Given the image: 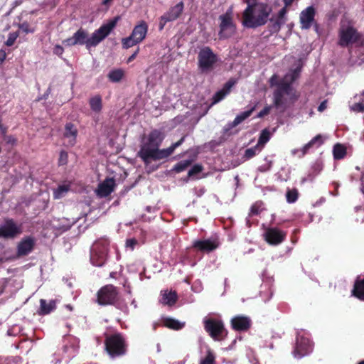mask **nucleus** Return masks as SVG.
<instances>
[{
  "instance_id": "nucleus-1",
  "label": "nucleus",
  "mask_w": 364,
  "mask_h": 364,
  "mask_svg": "<svg viewBox=\"0 0 364 364\" xmlns=\"http://www.w3.org/2000/svg\"><path fill=\"white\" fill-rule=\"evenodd\" d=\"M165 135L164 132L158 129L152 130L146 136L141 140L140 149L138 156L142 159L145 164H149L151 161H157L167 158L173 154L174 150L180 146L184 141L183 136L177 142L173 144L166 149H160Z\"/></svg>"
},
{
  "instance_id": "nucleus-2",
  "label": "nucleus",
  "mask_w": 364,
  "mask_h": 364,
  "mask_svg": "<svg viewBox=\"0 0 364 364\" xmlns=\"http://www.w3.org/2000/svg\"><path fill=\"white\" fill-rule=\"evenodd\" d=\"M299 72L300 68H296L287 73L280 81H279L277 75H273L270 77L269 80L270 86L277 87L273 94L274 105L277 109L283 112L289 104L294 102L298 98L296 91L291 86V83L298 77Z\"/></svg>"
},
{
  "instance_id": "nucleus-3",
  "label": "nucleus",
  "mask_w": 364,
  "mask_h": 364,
  "mask_svg": "<svg viewBox=\"0 0 364 364\" xmlns=\"http://www.w3.org/2000/svg\"><path fill=\"white\" fill-rule=\"evenodd\" d=\"M117 20L118 18L117 17L107 23L102 25L97 30L95 31L90 37L88 36V33L85 30L80 28L72 37L64 40L63 44L65 46L85 45L87 48L95 47L110 33L115 27Z\"/></svg>"
},
{
  "instance_id": "nucleus-4",
  "label": "nucleus",
  "mask_w": 364,
  "mask_h": 364,
  "mask_svg": "<svg viewBox=\"0 0 364 364\" xmlns=\"http://www.w3.org/2000/svg\"><path fill=\"white\" fill-rule=\"evenodd\" d=\"M242 13V23L246 28H255L264 25L272 11V6L264 2L247 3Z\"/></svg>"
},
{
  "instance_id": "nucleus-5",
  "label": "nucleus",
  "mask_w": 364,
  "mask_h": 364,
  "mask_svg": "<svg viewBox=\"0 0 364 364\" xmlns=\"http://www.w3.org/2000/svg\"><path fill=\"white\" fill-rule=\"evenodd\" d=\"M218 57L208 46H204L199 50L198 54V68L203 73L211 72L217 62Z\"/></svg>"
},
{
  "instance_id": "nucleus-6",
  "label": "nucleus",
  "mask_w": 364,
  "mask_h": 364,
  "mask_svg": "<svg viewBox=\"0 0 364 364\" xmlns=\"http://www.w3.org/2000/svg\"><path fill=\"white\" fill-rule=\"evenodd\" d=\"M109 241L101 238L94 242L90 251V262L96 267H102L107 259Z\"/></svg>"
},
{
  "instance_id": "nucleus-7",
  "label": "nucleus",
  "mask_w": 364,
  "mask_h": 364,
  "mask_svg": "<svg viewBox=\"0 0 364 364\" xmlns=\"http://www.w3.org/2000/svg\"><path fill=\"white\" fill-rule=\"evenodd\" d=\"M313 350V343L309 338V335L304 331L297 333L296 346L293 352L296 358H301L309 355Z\"/></svg>"
},
{
  "instance_id": "nucleus-8",
  "label": "nucleus",
  "mask_w": 364,
  "mask_h": 364,
  "mask_svg": "<svg viewBox=\"0 0 364 364\" xmlns=\"http://www.w3.org/2000/svg\"><path fill=\"white\" fill-rule=\"evenodd\" d=\"M105 348L112 358L122 355L126 351L124 340L119 334L108 336L105 341Z\"/></svg>"
},
{
  "instance_id": "nucleus-9",
  "label": "nucleus",
  "mask_w": 364,
  "mask_h": 364,
  "mask_svg": "<svg viewBox=\"0 0 364 364\" xmlns=\"http://www.w3.org/2000/svg\"><path fill=\"white\" fill-rule=\"evenodd\" d=\"M339 44L341 46H346L353 43L358 38V33L350 22L347 19H342L339 32Z\"/></svg>"
},
{
  "instance_id": "nucleus-10",
  "label": "nucleus",
  "mask_w": 364,
  "mask_h": 364,
  "mask_svg": "<svg viewBox=\"0 0 364 364\" xmlns=\"http://www.w3.org/2000/svg\"><path fill=\"white\" fill-rule=\"evenodd\" d=\"M147 31L148 26L146 23L141 21L134 28L132 34L129 37L122 40L123 48H129L142 41L146 37Z\"/></svg>"
},
{
  "instance_id": "nucleus-11",
  "label": "nucleus",
  "mask_w": 364,
  "mask_h": 364,
  "mask_svg": "<svg viewBox=\"0 0 364 364\" xmlns=\"http://www.w3.org/2000/svg\"><path fill=\"white\" fill-rule=\"evenodd\" d=\"M232 7H230L224 14L220 16V38H228L235 33V26L232 21Z\"/></svg>"
},
{
  "instance_id": "nucleus-12",
  "label": "nucleus",
  "mask_w": 364,
  "mask_h": 364,
  "mask_svg": "<svg viewBox=\"0 0 364 364\" xmlns=\"http://www.w3.org/2000/svg\"><path fill=\"white\" fill-rule=\"evenodd\" d=\"M23 232L22 225L16 223L13 219H5L0 225V237L13 239Z\"/></svg>"
},
{
  "instance_id": "nucleus-13",
  "label": "nucleus",
  "mask_w": 364,
  "mask_h": 364,
  "mask_svg": "<svg viewBox=\"0 0 364 364\" xmlns=\"http://www.w3.org/2000/svg\"><path fill=\"white\" fill-rule=\"evenodd\" d=\"M116 288L112 285H107L102 287L97 294V302L100 305L112 304L117 298Z\"/></svg>"
},
{
  "instance_id": "nucleus-14",
  "label": "nucleus",
  "mask_w": 364,
  "mask_h": 364,
  "mask_svg": "<svg viewBox=\"0 0 364 364\" xmlns=\"http://www.w3.org/2000/svg\"><path fill=\"white\" fill-rule=\"evenodd\" d=\"M264 235L267 242L271 245H278L281 244L286 237V233L284 232L275 228H267Z\"/></svg>"
},
{
  "instance_id": "nucleus-15",
  "label": "nucleus",
  "mask_w": 364,
  "mask_h": 364,
  "mask_svg": "<svg viewBox=\"0 0 364 364\" xmlns=\"http://www.w3.org/2000/svg\"><path fill=\"white\" fill-rule=\"evenodd\" d=\"M205 329L215 340H219L223 333L224 326L220 321H215L210 318L204 319Z\"/></svg>"
},
{
  "instance_id": "nucleus-16",
  "label": "nucleus",
  "mask_w": 364,
  "mask_h": 364,
  "mask_svg": "<svg viewBox=\"0 0 364 364\" xmlns=\"http://www.w3.org/2000/svg\"><path fill=\"white\" fill-rule=\"evenodd\" d=\"M287 13V9L283 7L279 10L277 14L272 16L269 20L271 23V28L274 32H278L281 26L284 25L287 21L286 14Z\"/></svg>"
},
{
  "instance_id": "nucleus-17",
  "label": "nucleus",
  "mask_w": 364,
  "mask_h": 364,
  "mask_svg": "<svg viewBox=\"0 0 364 364\" xmlns=\"http://www.w3.org/2000/svg\"><path fill=\"white\" fill-rule=\"evenodd\" d=\"M315 9L313 6H309L300 14V23L303 29H309L314 21Z\"/></svg>"
},
{
  "instance_id": "nucleus-18",
  "label": "nucleus",
  "mask_w": 364,
  "mask_h": 364,
  "mask_svg": "<svg viewBox=\"0 0 364 364\" xmlns=\"http://www.w3.org/2000/svg\"><path fill=\"white\" fill-rule=\"evenodd\" d=\"M77 129L71 123L65 125L64 132V144L68 146H73L76 142Z\"/></svg>"
},
{
  "instance_id": "nucleus-19",
  "label": "nucleus",
  "mask_w": 364,
  "mask_h": 364,
  "mask_svg": "<svg viewBox=\"0 0 364 364\" xmlns=\"http://www.w3.org/2000/svg\"><path fill=\"white\" fill-rule=\"evenodd\" d=\"M115 185L113 178H107L102 183H100L97 189V193L100 197L109 196L113 191Z\"/></svg>"
},
{
  "instance_id": "nucleus-20",
  "label": "nucleus",
  "mask_w": 364,
  "mask_h": 364,
  "mask_svg": "<svg viewBox=\"0 0 364 364\" xmlns=\"http://www.w3.org/2000/svg\"><path fill=\"white\" fill-rule=\"evenodd\" d=\"M193 247L200 251L209 252L218 247V242L215 240H196L193 242Z\"/></svg>"
},
{
  "instance_id": "nucleus-21",
  "label": "nucleus",
  "mask_w": 364,
  "mask_h": 364,
  "mask_svg": "<svg viewBox=\"0 0 364 364\" xmlns=\"http://www.w3.org/2000/svg\"><path fill=\"white\" fill-rule=\"evenodd\" d=\"M35 244L34 240L31 237L23 238L18 244L17 252L19 256L28 255L33 250Z\"/></svg>"
},
{
  "instance_id": "nucleus-22",
  "label": "nucleus",
  "mask_w": 364,
  "mask_h": 364,
  "mask_svg": "<svg viewBox=\"0 0 364 364\" xmlns=\"http://www.w3.org/2000/svg\"><path fill=\"white\" fill-rule=\"evenodd\" d=\"M184 4L180 1L173 6H171L168 11L164 14V18L170 21L176 20L183 13Z\"/></svg>"
},
{
  "instance_id": "nucleus-23",
  "label": "nucleus",
  "mask_w": 364,
  "mask_h": 364,
  "mask_svg": "<svg viewBox=\"0 0 364 364\" xmlns=\"http://www.w3.org/2000/svg\"><path fill=\"white\" fill-rule=\"evenodd\" d=\"M232 326L237 331L247 330L250 326V319L247 316H237L232 318Z\"/></svg>"
},
{
  "instance_id": "nucleus-24",
  "label": "nucleus",
  "mask_w": 364,
  "mask_h": 364,
  "mask_svg": "<svg viewBox=\"0 0 364 364\" xmlns=\"http://www.w3.org/2000/svg\"><path fill=\"white\" fill-rule=\"evenodd\" d=\"M355 102L349 105L350 109L354 112H364V91L353 97Z\"/></svg>"
},
{
  "instance_id": "nucleus-25",
  "label": "nucleus",
  "mask_w": 364,
  "mask_h": 364,
  "mask_svg": "<svg viewBox=\"0 0 364 364\" xmlns=\"http://www.w3.org/2000/svg\"><path fill=\"white\" fill-rule=\"evenodd\" d=\"M321 136L320 134L314 136L311 141L301 147V154L299 155V158L303 157L309 151L314 147H318L322 144Z\"/></svg>"
},
{
  "instance_id": "nucleus-26",
  "label": "nucleus",
  "mask_w": 364,
  "mask_h": 364,
  "mask_svg": "<svg viewBox=\"0 0 364 364\" xmlns=\"http://www.w3.org/2000/svg\"><path fill=\"white\" fill-rule=\"evenodd\" d=\"M352 295L364 301V279H357L355 282Z\"/></svg>"
},
{
  "instance_id": "nucleus-27",
  "label": "nucleus",
  "mask_w": 364,
  "mask_h": 364,
  "mask_svg": "<svg viewBox=\"0 0 364 364\" xmlns=\"http://www.w3.org/2000/svg\"><path fill=\"white\" fill-rule=\"evenodd\" d=\"M70 190V183H64L58 186L57 188L53 190L54 199L58 200L65 197L68 191Z\"/></svg>"
},
{
  "instance_id": "nucleus-28",
  "label": "nucleus",
  "mask_w": 364,
  "mask_h": 364,
  "mask_svg": "<svg viewBox=\"0 0 364 364\" xmlns=\"http://www.w3.org/2000/svg\"><path fill=\"white\" fill-rule=\"evenodd\" d=\"M254 109L255 107H252L249 110L245 111L240 113V114L237 115L233 122L228 124V129H232L240 124L241 122H242L245 119L248 118L252 114Z\"/></svg>"
},
{
  "instance_id": "nucleus-29",
  "label": "nucleus",
  "mask_w": 364,
  "mask_h": 364,
  "mask_svg": "<svg viewBox=\"0 0 364 364\" xmlns=\"http://www.w3.org/2000/svg\"><path fill=\"white\" fill-rule=\"evenodd\" d=\"M177 296L175 291H164L161 293V302L164 304L171 306L176 301Z\"/></svg>"
},
{
  "instance_id": "nucleus-30",
  "label": "nucleus",
  "mask_w": 364,
  "mask_h": 364,
  "mask_svg": "<svg viewBox=\"0 0 364 364\" xmlns=\"http://www.w3.org/2000/svg\"><path fill=\"white\" fill-rule=\"evenodd\" d=\"M124 76V71L121 68L111 70L107 74V78L112 82H119Z\"/></svg>"
},
{
  "instance_id": "nucleus-31",
  "label": "nucleus",
  "mask_w": 364,
  "mask_h": 364,
  "mask_svg": "<svg viewBox=\"0 0 364 364\" xmlns=\"http://www.w3.org/2000/svg\"><path fill=\"white\" fill-rule=\"evenodd\" d=\"M90 107L92 111L95 113H100L102 108V100L100 95L92 97L89 101Z\"/></svg>"
},
{
  "instance_id": "nucleus-32",
  "label": "nucleus",
  "mask_w": 364,
  "mask_h": 364,
  "mask_svg": "<svg viewBox=\"0 0 364 364\" xmlns=\"http://www.w3.org/2000/svg\"><path fill=\"white\" fill-rule=\"evenodd\" d=\"M163 325L168 328L179 330L184 327L185 323L171 318H166L163 320Z\"/></svg>"
},
{
  "instance_id": "nucleus-33",
  "label": "nucleus",
  "mask_w": 364,
  "mask_h": 364,
  "mask_svg": "<svg viewBox=\"0 0 364 364\" xmlns=\"http://www.w3.org/2000/svg\"><path fill=\"white\" fill-rule=\"evenodd\" d=\"M41 314H48L53 311L55 307V301L54 300H50L48 303L46 302L45 299H41Z\"/></svg>"
},
{
  "instance_id": "nucleus-34",
  "label": "nucleus",
  "mask_w": 364,
  "mask_h": 364,
  "mask_svg": "<svg viewBox=\"0 0 364 364\" xmlns=\"http://www.w3.org/2000/svg\"><path fill=\"white\" fill-rule=\"evenodd\" d=\"M333 154L335 159H343L346 155V149L343 145L337 144L333 146Z\"/></svg>"
},
{
  "instance_id": "nucleus-35",
  "label": "nucleus",
  "mask_w": 364,
  "mask_h": 364,
  "mask_svg": "<svg viewBox=\"0 0 364 364\" xmlns=\"http://www.w3.org/2000/svg\"><path fill=\"white\" fill-rule=\"evenodd\" d=\"M262 146L259 145H255L253 147L247 149L243 155L244 160H248L254 157L257 154L259 153L262 151Z\"/></svg>"
},
{
  "instance_id": "nucleus-36",
  "label": "nucleus",
  "mask_w": 364,
  "mask_h": 364,
  "mask_svg": "<svg viewBox=\"0 0 364 364\" xmlns=\"http://www.w3.org/2000/svg\"><path fill=\"white\" fill-rule=\"evenodd\" d=\"M270 137L271 134L268 129H265L262 130V132L260 133L257 145L262 146V149L264 144L269 141Z\"/></svg>"
},
{
  "instance_id": "nucleus-37",
  "label": "nucleus",
  "mask_w": 364,
  "mask_h": 364,
  "mask_svg": "<svg viewBox=\"0 0 364 364\" xmlns=\"http://www.w3.org/2000/svg\"><path fill=\"white\" fill-rule=\"evenodd\" d=\"M191 162L192 161L188 159L181 161L175 165L173 170L177 173L182 172L191 166Z\"/></svg>"
},
{
  "instance_id": "nucleus-38",
  "label": "nucleus",
  "mask_w": 364,
  "mask_h": 364,
  "mask_svg": "<svg viewBox=\"0 0 364 364\" xmlns=\"http://www.w3.org/2000/svg\"><path fill=\"white\" fill-rule=\"evenodd\" d=\"M227 95H228V93L223 89L218 91L213 97V102L211 105H213L218 103L222 100H223Z\"/></svg>"
},
{
  "instance_id": "nucleus-39",
  "label": "nucleus",
  "mask_w": 364,
  "mask_h": 364,
  "mask_svg": "<svg viewBox=\"0 0 364 364\" xmlns=\"http://www.w3.org/2000/svg\"><path fill=\"white\" fill-rule=\"evenodd\" d=\"M215 359L214 353L210 350H208L207 355L204 358L201 359L200 364H215Z\"/></svg>"
},
{
  "instance_id": "nucleus-40",
  "label": "nucleus",
  "mask_w": 364,
  "mask_h": 364,
  "mask_svg": "<svg viewBox=\"0 0 364 364\" xmlns=\"http://www.w3.org/2000/svg\"><path fill=\"white\" fill-rule=\"evenodd\" d=\"M287 201L289 203H293L296 201L298 198V192L296 189L289 190L286 194Z\"/></svg>"
},
{
  "instance_id": "nucleus-41",
  "label": "nucleus",
  "mask_w": 364,
  "mask_h": 364,
  "mask_svg": "<svg viewBox=\"0 0 364 364\" xmlns=\"http://www.w3.org/2000/svg\"><path fill=\"white\" fill-rule=\"evenodd\" d=\"M18 37V33L17 32L10 33L9 34L8 38L6 41V45L7 46H13Z\"/></svg>"
},
{
  "instance_id": "nucleus-42",
  "label": "nucleus",
  "mask_w": 364,
  "mask_h": 364,
  "mask_svg": "<svg viewBox=\"0 0 364 364\" xmlns=\"http://www.w3.org/2000/svg\"><path fill=\"white\" fill-rule=\"evenodd\" d=\"M202 171V166L200 165L196 164L194 165L189 171H188V176H193Z\"/></svg>"
},
{
  "instance_id": "nucleus-43",
  "label": "nucleus",
  "mask_w": 364,
  "mask_h": 364,
  "mask_svg": "<svg viewBox=\"0 0 364 364\" xmlns=\"http://www.w3.org/2000/svg\"><path fill=\"white\" fill-rule=\"evenodd\" d=\"M19 28L26 33L34 32V29L31 28L29 24L27 22H23L21 23L19 25Z\"/></svg>"
},
{
  "instance_id": "nucleus-44",
  "label": "nucleus",
  "mask_w": 364,
  "mask_h": 364,
  "mask_svg": "<svg viewBox=\"0 0 364 364\" xmlns=\"http://www.w3.org/2000/svg\"><path fill=\"white\" fill-rule=\"evenodd\" d=\"M68 161V154L67 152L62 151L60 153V157H59V164L60 165H65L66 164Z\"/></svg>"
},
{
  "instance_id": "nucleus-45",
  "label": "nucleus",
  "mask_w": 364,
  "mask_h": 364,
  "mask_svg": "<svg viewBox=\"0 0 364 364\" xmlns=\"http://www.w3.org/2000/svg\"><path fill=\"white\" fill-rule=\"evenodd\" d=\"M136 244H137L136 240H135L134 238L128 239L126 241V247L130 248L132 250H133Z\"/></svg>"
},
{
  "instance_id": "nucleus-46",
  "label": "nucleus",
  "mask_w": 364,
  "mask_h": 364,
  "mask_svg": "<svg viewBox=\"0 0 364 364\" xmlns=\"http://www.w3.org/2000/svg\"><path fill=\"white\" fill-rule=\"evenodd\" d=\"M271 108H272V106H266L262 110H261L258 113L257 117L262 118V117L267 115L269 113Z\"/></svg>"
},
{
  "instance_id": "nucleus-47",
  "label": "nucleus",
  "mask_w": 364,
  "mask_h": 364,
  "mask_svg": "<svg viewBox=\"0 0 364 364\" xmlns=\"http://www.w3.org/2000/svg\"><path fill=\"white\" fill-rule=\"evenodd\" d=\"M63 52H64V49H63V48L61 46H60V45H56V46H55L54 49H53V53H54L55 55H58V56L62 55H63Z\"/></svg>"
},
{
  "instance_id": "nucleus-48",
  "label": "nucleus",
  "mask_w": 364,
  "mask_h": 364,
  "mask_svg": "<svg viewBox=\"0 0 364 364\" xmlns=\"http://www.w3.org/2000/svg\"><path fill=\"white\" fill-rule=\"evenodd\" d=\"M235 82L233 81V80H229L228 82H227L224 86V87L223 88L224 90L227 91V92L229 94L231 88L233 87V85H235Z\"/></svg>"
},
{
  "instance_id": "nucleus-49",
  "label": "nucleus",
  "mask_w": 364,
  "mask_h": 364,
  "mask_svg": "<svg viewBox=\"0 0 364 364\" xmlns=\"http://www.w3.org/2000/svg\"><path fill=\"white\" fill-rule=\"evenodd\" d=\"M171 22L170 21L166 20L164 18V15L161 16L160 18V22H159V29L162 30L166 25V23Z\"/></svg>"
},
{
  "instance_id": "nucleus-50",
  "label": "nucleus",
  "mask_w": 364,
  "mask_h": 364,
  "mask_svg": "<svg viewBox=\"0 0 364 364\" xmlns=\"http://www.w3.org/2000/svg\"><path fill=\"white\" fill-rule=\"evenodd\" d=\"M326 107H327V101L324 100L319 105V106L318 107V110L321 112L324 111L326 109Z\"/></svg>"
},
{
  "instance_id": "nucleus-51",
  "label": "nucleus",
  "mask_w": 364,
  "mask_h": 364,
  "mask_svg": "<svg viewBox=\"0 0 364 364\" xmlns=\"http://www.w3.org/2000/svg\"><path fill=\"white\" fill-rule=\"evenodd\" d=\"M259 212L257 203L253 205L251 208V213L254 215L258 214Z\"/></svg>"
},
{
  "instance_id": "nucleus-52",
  "label": "nucleus",
  "mask_w": 364,
  "mask_h": 364,
  "mask_svg": "<svg viewBox=\"0 0 364 364\" xmlns=\"http://www.w3.org/2000/svg\"><path fill=\"white\" fill-rule=\"evenodd\" d=\"M291 154L292 156H296L299 157V155L301 154V148L292 149L291 151Z\"/></svg>"
},
{
  "instance_id": "nucleus-53",
  "label": "nucleus",
  "mask_w": 364,
  "mask_h": 364,
  "mask_svg": "<svg viewBox=\"0 0 364 364\" xmlns=\"http://www.w3.org/2000/svg\"><path fill=\"white\" fill-rule=\"evenodd\" d=\"M6 58V54L5 50H0V62H3Z\"/></svg>"
},
{
  "instance_id": "nucleus-54",
  "label": "nucleus",
  "mask_w": 364,
  "mask_h": 364,
  "mask_svg": "<svg viewBox=\"0 0 364 364\" xmlns=\"http://www.w3.org/2000/svg\"><path fill=\"white\" fill-rule=\"evenodd\" d=\"M139 49H137L127 60V63L132 62L137 55Z\"/></svg>"
},
{
  "instance_id": "nucleus-55",
  "label": "nucleus",
  "mask_w": 364,
  "mask_h": 364,
  "mask_svg": "<svg viewBox=\"0 0 364 364\" xmlns=\"http://www.w3.org/2000/svg\"><path fill=\"white\" fill-rule=\"evenodd\" d=\"M360 181H361V187H360V191L361 192L364 194V173H363L362 175V177L360 178Z\"/></svg>"
},
{
  "instance_id": "nucleus-56",
  "label": "nucleus",
  "mask_w": 364,
  "mask_h": 364,
  "mask_svg": "<svg viewBox=\"0 0 364 364\" xmlns=\"http://www.w3.org/2000/svg\"><path fill=\"white\" fill-rule=\"evenodd\" d=\"M294 0H284V4H285V6L284 7H287L289 6H290L291 4V3L293 2Z\"/></svg>"
},
{
  "instance_id": "nucleus-57",
  "label": "nucleus",
  "mask_w": 364,
  "mask_h": 364,
  "mask_svg": "<svg viewBox=\"0 0 364 364\" xmlns=\"http://www.w3.org/2000/svg\"><path fill=\"white\" fill-rule=\"evenodd\" d=\"M65 308H66L67 309H68V310H69V311H73V306H72L70 304H67V305H65Z\"/></svg>"
},
{
  "instance_id": "nucleus-58",
  "label": "nucleus",
  "mask_w": 364,
  "mask_h": 364,
  "mask_svg": "<svg viewBox=\"0 0 364 364\" xmlns=\"http://www.w3.org/2000/svg\"><path fill=\"white\" fill-rule=\"evenodd\" d=\"M112 0H104L103 1V4L106 5L107 4H109Z\"/></svg>"
},
{
  "instance_id": "nucleus-59",
  "label": "nucleus",
  "mask_w": 364,
  "mask_h": 364,
  "mask_svg": "<svg viewBox=\"0 0 364 364\" xmlns=\"http://www.w3.org/2000/svg\"><path fill=\"white\" fill-rule=\"evenodd\" d=\"M358 364H364V360L360 361Z\"/></svg>"
},
{
  "instance_id": "nucleus-60",
  "label": "nucleus",
  "mask_w": 364,
  "mask_h": 364,
  "mask_svg": "<svg viewBox=\"0 0 364 364\" xmlns=\"http://www.w3.org/2000/svg\"><path fill=\"white\" fill-rule=\"evenodd\" d=\"M249 1H251V0H245V2L247 4L248 3Z\"/></svg>"
},
{
  "instance_id": "nucleus-61",
  "label": "nucleus",
  "mask_w": 364,
  "mask_h": 364,
  "mask_svg": "<svg viewBox=\"0 0 364 364\" xmlns=\"http://www.w3.org/2000/svg\"><path fill=\"white\" fill-rule=\"evenodd\" d=\"M360 207H355V210H358V209H360Z\"/></svg>"
},
{
  "instance_id": "nucleus-62",
  "label": "nucleus",
  "mask_w": 364,
  "mask_h": 364,
  "mask_svg": "<svg viewBox=\"0 0 364 364\" xmlns=\"http://www.w3.org/2000/svg\"><path fill=\"white\" fill-rule=\"evenodd\" d=\"M357 170H360V167L359 166H356L355 168Z\"/></svg>"
}]
</instances>
